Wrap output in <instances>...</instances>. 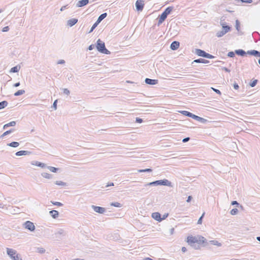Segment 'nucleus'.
I'll return each instance as SVG.
<instances>
[{"label": "nucleus", "mask_w": 260, "mask_h": 260, "mask_svg": "<svg viewBox=\"0 0 260 260\" xmlns=\"http://www.w3.org/2000/svg\"><path fill=\"white\" fill-rule=\"evenodd\" d=\"M65 61L63 59L59 60L57 62V64H64Z\"/></svg>", "instance_id": "nucleus-60"}, {"label": "nucleus", "mask_w": 260, "mask_h": 260, "mask_svg": "<svg viewBox=\"0 0 260 260\" xmlns=\"http://www.w3.org/2000/svg\"><path fill=\"white\" fill-rule=\"evenodd\" d=\"M7 145L12 147L15 148L19 146V143L17 142H12L11 143H8Z\"/></svg>", "instance_id": "nucleus-28"}, {"label": "nucleus", "mask_w": 260, "mask_h": 260, "mask_svg": "<svg viewBox=\"0 0 260 260\" xmlns=\"http://www.w3.org/2000/svg\"><path fill=\"white\" fill-rule=\"evenodd\" d=\"M91 208L95 212L100 214H103L106 211V209L104 207L92 205Z\"/></svg>", "instance_id": "nucleus-7"}, {"label": "nucleus", "mask_w": 260, "mask_h": 260, "mask_svg": "<svg viewBox=\"0 0 260 260\" xmlns=\"http://www.w3.org/2000/svg\"><path fill=\"white\" fill-rule=\"evenodd\" d=\"M194 53L199 56L204 57L206 52L200 49H196Z\"/></svg>", "instance_id": "nucleus-18"}, {"label": "nucleus", "mask_w": 260, "mask_h": 260, "mask_svg": "<svg viewBox=\"0 0 260 260\" xmlns=\"http://www.w3.org/2000/svg\"><path fill=\"white\" fill-rule=\"evenodd\" d=\"M20 85V82H18L14 84L13 86L14 87H17L19 86Z\"/></svg>", "instance_id": "nucleus-63"}, {"label": "nucleus", "mask_w": 260, "mask_h": 260, "mask_svg": "<svg viewBox=\"0 0 260 260\" xmlns=\"http://www.w3.org/2000/svg\"><path fill=\"white\" fill-rule=\"evenodd\" d=\"M32 165L41 167L42 168H44L46 167V165L45 164L38 161H35L34 163H32Z\"/></svg>", "instance_id": "nucleus-22"}, {"label": "nucleus", "mask_w": 260, "mask_h": 260, "mask_svg": "<svg viewBox=\"0 0 260 260\" xmlns=\"http://www.w3.org/2000/svg\"><path fill=\"white\" fill-rule=\"evenodd\" d=\"M143 119L141 118L137 117L136 118V122L137 123H141L143 122Z\"/></svg>", "instance_id": "nucleus-52"}, {"label": "nucleus", "mask_w": 260, "mask_h": 260, "mask_svg": "<svg viewBox=\"0 0 260 260\" xmlns=\"http://www.w3.org/2000/svg\"><path fill=\"white\" fill-rule=\"evenodd\" d=\"M197 115H194V114H192V113H191V114H190V117H191V118H192V119H193L196 120V117H197Z\"/></svg>", "instance_id": "nucleus-62"}, {"label": "nucleus", "mask_w": 260, "mask_h": 260, "mask_svg": "<svg viewBox=\"0 0 260 260\" xmlns=\"http://www.w3.org/2000/svg\"><path fill=\"white\" fill-rule=\"evenodd\" d=\"M94 45L93 44H91L89 46V47L88 48V50H92L94 49Z\"/></svg>", "instance_id": "nucleus-57"}, {"label": "nucleus", "mask_w": 260, "mask_h": 260, "mask_svg": "<svg viewBox=\"0 0 260 260\" xmlns=\"http://www.w3.org/2000/svg\"><path fill=\"white\" fill-rule=\"evenodd\" d=\"M179 46L180 43L178 41H174L171 44L170 48L172 50H176L179 48Z\"/></svg>", "instance_id": "nucleus-11"}, {"label": "nucleus", "mask_w": 260, "mask_h": 260, "mask_svg": "<svg viewBox=\"0 0 260 260\" xmlns=\"http://www.w3.org/2000/svg\"><path fill=\"white\" fill-rule=\"evenodd\" d=\"M14 131H15V129L11 128L10 130L7 131L5 132V133H4L2 134V135L1 136V137L3 138V137H5V136L8 135Z\"/></svg>", "instance_id": "nucleus-32"}, {"label": "nucleus", "mask_w": 260, "mask_h": 260, "mask_svg": "<svg viewBox=\"0 0 260 260\" xmlns=\"http://www.w3.org/2000/svg\"><path fill=\"white\" fill-rule=\"evenodd\" d=\"M235 53L237 55L241 56H244L247 54V52H246L244 50L241 49L236 50Z\"/></svg>", "instance_id": "nucleus-20"}, {"label": "nucleus", "mask_w": 260, "mask_h": 260, "mask_svg": "<svg viewBox=\"0 0 260 260\" xmlns=\"http://www.w3.org/2000/svg\"><path fill=\"white\" fill-rule=\"evenodd\" d=\"M221 70L224 71L226 72L230 73L231 72L230 70L226 67H222Z\"/></svg>", "instance_id": "nucleus-55"}, {"label": "nucleus", "mask_w": 260, "mask_h": 260, "mask_svg": "<svg viewBox=\"0 0 260 260\" xmlns=\"http://www.w3.org/2000/svg\"><path fill=\"white\" fill-rule=\"evenodd\" d=\"M220 24L222 27V30L218 31L216 34V36L218 38H221L225 35L227 32L231 31L232 27L228 25L226 22L220 21Z\"/></svg>", "instance_id": "nucleus-2"}, {"label": "nucleus", "mask_w": 260, "mask_h": 260, "mask_svg": "<svg viewBox=\"0 0 260 260\" xmlns=\"http://www.w3.org/2000/svg\"><path fill=\"white\" fill-rule=\"evenodd\" d=\"M151 216L153 219H154L156 221H158L159 222L162 221L161 214L158 212L152 213Z\"/></svg>", "instance_id": "nucleus-10"}, {"label": "nucleus", "mask_w": 260, "mask_h": 260, "mask_svg": "<svg viewBox=\"0 0 260 260\" xmlns=\"http://www.w3.org/2000/svg\"><path fill=\"white\" fill-rule=\"evenodd\" d=\"M135 6L138 11H142L144 6V1L142 0H137L136 2Z\"/></svg>", "instance_id": "nucleus-6"}, {"label": "nucleus", "mask_w": 260, "mask_h": 260, "mask_svg": "<svg viewBox=\"0 0 260 260\" xmlns=\"http://www.w3.org/2000/svg\"><path fill=\"white\" fill-rule=\"evenodd\" d=\"M47 168L52 172H53V173H56L57 172V171L59 170L58 168H55V167H52V166H48L47 167Z\"/></svg>", "instance_id": "nucleus-34"}, {"label": "nucleus", "mask_w": 260, "mask_h": 260, "mask_svg": "<svg viewBox=\"0 0 260 260\" xmlns=\"http://www.w3.org/2000/svg\"><path fill=\"white\" fill-rule=\"evenodd\" d=\"M167 16H167L163 12L160 15H159L157 25L159 26V25H160L165 20Z\"/></svg>", "instance_id": "nucleus-9"}, {"label": "nucleus", "mask_w": 260, "mask_h": 260, "mask_svg": "<svg viewBox=\"0 0 260 260\" xmlns=\"http://www.w3.org/2000/svg\"><path fill=\"white\" fill-rule=\"evenodd\" d=\"M211 243L214 245H217L218 246H221V244L216 240H212L210 241Z\"/></svg>", "instance_id": "nucleus-40"}, {"label": "nucleus", "mask_w": 260, "mask_h": 260, "mask_svg": "<svg viewBox=\"0 0 260 260\" xmlns=\"http://www.w3.org/2000/svg\"><path fill=\"white\" fill-rule=\"evenodd\" d=\"M68 5H66V6H62V7L60 8V11H63V10H64L66 9H67V8H68Z\"/></svg>", "instance_id": "nucleus-59"}, {"label": "nucleus", "mask_w": 260, "mask_h": 260, "mask_svg": "<svg viewBox=\"0 0 260 260\" xmlns=\"http://www.w3.org/2000/svg\"><path fill=\"white\" fill-rule=\"evenodd\" d=\"M209 61L208 60H206L205 59H203L202 58H200L194 60L192 62V64H193L194 63H209Z\"/></svg>", "instance_id": "nucleus-16"}, {"label": "nucleus", "mask_w": 260, "mask_h": 260, "mask_svg": "<svg viewBox=\"0 0 260 260\" xmlns=\"http://www.w3.org/2000/svg\"><path fill=\"white\" fill-rule=\"evenodd\" d=\"M204 58H208V59H212V58H215V56L209 54V53H208L206 52Z\"/></svg>", "instance_id": "nucleus-41"}, {"label": "nucleus", "mask_w": 260, "mask_h": 260, "mask_svg": "<svg viewBox=\"0 0 260 260\" xmlns=\"http://www.w3.org/2000/svg\"><path fill=\"white\" fill-rule=\"evenodd\" d=\"M258 82V80L257 79H253L252 80L250 83L249 85L251 87H253L256 86Z\"/></svg>", "instance_id": "nucleus-33"}, {"label": "nucleus", "mask_w": 260, "mask_h": 260, "mask_svg": "<svg viewBox=\"0 0 260 260\" xmlns=\"http://www.w3.org/2000/svg\"><path fill=\"white\" fill-rule=\"evenodd\" d=\"M8 103L6 101H3L0 102V110L5 108L7 106Z\"/></svg>", "instance_id": "nucleus-27"}, {"label": "nucleus", "mask_w": 260, "mask_h": 260, "mask_svg": "<svg viewBox=\"0 0 260 260\" xmlns=\"http://www.w3.org/2000/svg\"><path fill=\"white\" fill-rule=\"evenodd\" d=\"M7 253L11 259L17 253L16 250L9 248H7Z\"/></svg>", "instance_id": "nucleus-8"}, {"label": "nucleus", "mask_w": 260, "mask_h": 260, "mask_svg": "<svg viewBox=\"0 0 260 260\" xmlns=\"http://www.w3.org/2000/svg\"><path fill=\"white\" fill-rule=\"evenodd\" d=\"M152 171V170L151 169H140L138 170V172L139 173H145V172H151Z\"/></svg>", "instance_id": "nucleus-35"}, {"label": "nucleus", "mask_w": 260, "mask_h": 260, "mask_svg": "<svg viewBox=\"0 0 260 260\" xmlns=\"http://www.w3.org/2000/svg\"><path fill=\"white\" fill-rule=\"evenodd\" d=\"M157 180H156V181H153V182H149V183H146L144 185V186L145 187L147 186H158V183H157Z\"/></svg>", "instance_id": "nucleus-31"}, {"label": "nucleus", "mask_w": 260, "mask_h": 260, "mask_svg": "<svg viewBox=\"0 0 260 260\" xmlns=\"http://www.w3.org/2000/svg\"><path fill=\"white\" fill-rule=\"evenodd\" d=\"M20 69V67L19 66H15L11 69L10 72L17 73L19 72Z\"/></svg>", "instance_id": "nucleus-25"}, {"label": "nucleus", "mask_w": 260, "mask_h": 260, "mask_svg": "<svg viewBox=\"0 0 260 260\" xmlns=\"http://www.w3.org/2000/svg\"><path fill=\"white\" fill-rule=\"evenodd\" d=\"M55 184L57 185L63 186L67 185V183L61 181H56L55 182Z\"/></svg>", "instance_id": "nucleus-37"}, {"label": "nucleus", "mask_w": 260, "mask_h": 260, "mask_svg": "<svg viewBox=\"0 0 260 260\" xmlns=\"http://www.w3.org/2000/svg\"><path fill=\"white\" fill-rule=\"evenodd\" d=\"M240 21L238 20H236V25H235L236 28L239 32V35H242L243 34V33L242 31H240Z\"/></svg>", "instance_id": "nucleus-23"}, {"label": "nucleus", "mask_w": 260, "mask_h": 260, "mask_svg": "<svg viewBox=\"0 0 260 260\" xmlns=\"http://www.w3.org/2000/svg\"><path fill=\"white\" fill-rule=\"evenodd\" d=\"M187 242L194 249H199L200 245L207 243V240L202 236H189L187 238Z\"/></svg>", "instance_id": "nucleus-1"}, {"label": "nucleus", "mask_w": 260, "mask_h": 260, "mask_svg": "<svg viewBox=\"0 0 260 260\" xmlns=\"http://www.w3.org/2000/svg\"><path fill=\"white\" fill-rule=\"evenodd\" d=\"M189 140H190V138L189 137H186V138H184L182 140V142L183 143H186V142H188Z\"/></svg>", "instance_id": "nucleus-58"}, {"label": "nucleus", "mask_w": 260, "mask_h": 260, "mask_svg": "<svg viewBox=\"0 0 260 260\" xmlns=\"http://www.w3.org/2000/svg\"><path fill=\"white\" fill-rule=\"evenodd\" d=\"M107 16V13H104L101 14L98 17L96 21L98 23H100L104 19H105Z\"/></svg>", "instance_id": "nucleus-21"}, {"label": "nucleus", "mask_w": 260, "mask_h": 260, "mask_svg": "<svg viewBox=\"0 0 260 260\" xmlns=\"http://www.w3.org/2000/svg\"><path fill=\"white\" fill-rule=\"evenodd\" d=\"M169 215L168 213H165L163 215L162 217H161L162 220L165 219Z\"/></svg>", "instance_id": "nucleus-61"}, {"label": "nucleus", "mask_w": 260, "mask_h": 260, "mask_svg": "<svg viewBox=\"0 0 260 260\" xmlns=\"http://www.w3.org/2000/svg\"><path fill=\"white\" fill-rule=\"evenodd\" d=\"M49 214L53 218L56 219L59 216V212L56 210H52L49 211Z\"/></svg>", "instance_id": "nucleus-19"}, {"label": "nucleus", "mask_w": 260, "mask_h": 260, "mask_svg": "<svg viewBox=\"0 0 260 260\" xmlns=\"http://www.w3.org/2000/svg\"><path fill=\"white\" fill-rule=\"evenodd\" d=\"M233 87H234V88L236 90L238 89L239 88L238 84L236 82L234 83V84L233 85Z\"/></svg>", "instance_id": "nucleus-56"}, {"label": "nucleus", "mask_w": 260, "mask_h": 260, "mask_svg": "<svg viewBox=\"0 0 260 260\" xmlns=\"http://www.w3.org/2000/svg\"><path fill=\"white\" fill-rule=\"evenodd\" d=\"M37 252L40 253H44L45 252V249L42 247H38L37 248Z\"/></svg>", "instance_id": "nucleus-46"}, {"label": "nucleus", "mask_w": 260, "mask_h": 260, "mask_svg": "<svg viewBox=\"0 0 260 260\" xmlns=\"http://www.w3.org/2000/svg\"><path fill=\"white\" fill-rule=\"evenodd\" d=\"M16 121H11L10 122L7 123L9 127V126H14L16 125Z\"/></svg>", "instance_id": "nucleus-49"}, {"label": "nucleus", "mask_w": 260, "mask_h": 260, "mask_svg": "<svg viewBox=\"0 0 260 260\" xmlns=\"http://www.w3.org/2000/svg\"><path fill=\"white\" fill-rule=\"evenodd\" d=\"M51 204H52L53 205L57 206L59 207H61L63 206V204L58 202H55V201H51Z\"/></svg>", "instance_id": "nucleus-43"}, {"label": "nucleus", "mask_w": 260, "mask_h": 260, "mask_svg": "<svg viewBox=\"0 0 260 260\" xmlns=\"http://www.w3.org/2000/svg\"><path fill=\"white\" fill-rule=\"evenodd\" d=\"M63 93H64L65 94H67L68 95H69L70 93V90L67 88H63Z\"/></svg>", "instance_id": "nucleus-50"}, {"label": "nucleus", "mask_w": 260, "mask_h": 260, "mask_svg": "<svg viewBox=\"0 0 260 260\" xmlns=\"http://www.w3.org/2000/svg\"><path fill=\"white\" fill-rule=\"evenodd\" d=\"M192 199V196H189L187 198V199L186 200V202L189 203L191 201V199Z\"/></svg>", "instance_id": "nucleus-64"}, {"label": "nucleus", "mask_w": 260, "mask_h": 260, "mask_svg": "<svg viewBox=\"0 0 260 260\" xmlns=\"http://www.w3.org/2000/svg\"><path fill=\"white\" fill-rule=\"evenodd\" d=\"M25 92V90L23 89L19 90L16 92L14 93V95L15 96H18L24 94Z\"/></svg>", "instance_id": "nucleus-29"}, {"label": "nucleus", "mask_w": 260, "mask_h": 260, "mask_svg": "<svg viewBox=\"0 0 260 260\" xmlns=\"http://www.w3.org/2000/svg\"><path fill=\"white\" fill-rule=\"evenodd\" d=\"M111 206H114L115 207L120 208L122 206V204L118 202H112L111 203Z\"/></svg>", "instance_id": "nucleus-36"}, {"label": "nucleus", "mask_w": 260, "mask_h": 260, "mask_svg": "<svg viewBox=\"0 0 260 260\" xmlns=\"http://www.w3.org/2000/svg\"><path fill=\"white\" fill-rule=\"evenodd\" d=\"M99 23H98L97 21H96L93 24V25L92 26V27H91L89 31V33H90L95 28V27L98 26V25L99 24Z\"/></svg>", "instance_id": "nucleus-42"}, {"label": "nucleus", "mask_w": 260, "mask_h": 260, "mask_svg": "<svg viewBox=\"0 0 260 260\" xmlns=\"http://www.w3.org/2000/svg\"><path fill=\"white\" fill-rule=\"evenodd\" d=\"M9 30V27L8 26H5L4 27H3V28L2 29V31L3 32H7Z\"/></svg>", "instance_id": "nucleus-53"}, {"label": "nucleus", "mask_w": 260, "mask_h": 260, "mask_svg": "<svg viewBox=\"0 0 260 260\" xmlns=\"http://www.w3.org/2000/svg\"><path fill=\"white\" fill-rule=\"evenodd\" d=\"M89 3V0H80L76 4L77 7H82Z\"/></svg>", "instance_id": "nucleus-13"}, {"label": "nucleus", "mask_w": 260, "mask_h": 260, "mask_svg": "<svg viewBox=\"0 0 260 260\" xmlns=\"http://www.w3.org/2000/svg\"><path fill=\"white\" fill-rule=\"evenodd\" d=\"M41 175L42 177L46 179H51L52 178V175L49 174L48 173H42L41 174Z\"/></svg>", "instance_id": "nucleus-26"}, {"label": "nucleus", "mask_w": 260, "mask_h": 260, "mask_svg": "<svg viewBox=\"0 0 260 260\" xmlns=\"http://www.w3.org/2000/svg\"><path fill=\"white\" fill-rule=\"evenodd\" d=\"M95 47L98 51L100 53L105 54H110L111 53L110 51L106 48L105 43L100 39L98 40Z\"/></svg>", "instance_id": "nucleus-3"}, {"label": "nucleus", "mask_w": 260, "mask_h": 260, "mask_svg": "<svg viewBox=\"0 0 260 260\" xmlns=\"http://www.w3.org/2000/svg\"><path fill=\"white\" fill-rule=\"evenodd\" d=\"M235 52H233V51H230L228 53V55L227 56L229 57H231V58H233L234 57H235Z\"/></svg>", "instance_id": "nucleus-45"}, {"label": "nucleus", "mask_w": 260, "mask_h": 260, "mask_svg": "<svg viewBox=\"0 0 260 260\" xmlns=\"http://www.w3.org/2000/svg\"><path fill=\"white\" fill-rule=\"evenodd\" d=\"M238 212V210L237 208H234L231 210L230 213L232 215H234L237 214Z\"/></svg>", "instance_id": "nucleus-44"}, {"label": "nucleus", "mask_w": 260, "mask_h": 260, "mask_svg": "<svg viewBox=\"0 0 260 260\" xmlns=\"http://www.w3.org/2000/svg\"><path fill=\"white\" fill-rule=\"evenodd\" d=\"M211 89H212L213 91H214L217 94H218L219 95L221 94V92H220V91L219 90H218L217 89H216L215 88H213V87H211Z\"/></svg>", "instance_id": "nucleus-47"}, {"label": "nucleus", "mask_w": 260, "mask_h": 260, "mask_svg": "<svg viewBox=\"0 0 260 260\" xmlns=\"http://www.w3.org/2000/svg\"><path fill=\"white\" fill-rule=\"evenodd\" d=\"M196 120L197 121H200L201 123H205L206 122H207V120L206 119H204V118L201 117L200 116H197Z\"/></svg>", "instance_id": "nucleus-30"}, {"label": "nucleus", "mask_w": 260, "mask_h": 260, "mask_svg": "<svg viewBox=\"0 0 260 260\" xmlns=\"http://www.w3.org/2000/svg\"><path fill=\"white\" fill-rule=\"evenodd\" d=\"M64 233V231L62 229H59L56 234L62 235Z\"/></svg>", "instance_id": "nucleus-54"}, {"label": "nucleus", "mask_w": 260, "mask_h": 260, "mask_svg": "<svg viewBox=\"0 0 260 260\" xmlns=\"http://www.w3.org/2000/svg\"><path fill=\"white\" fill-rule=\"evenodd\" d=\"M157 182L158 185H164L169 187H173L172 182L168 180V179H164L162 180H157Z\"/></svg>", "instance_id": "nucleus-4"}, {"label": "nucleus", "mask_w": 260, "mask_h": 260, "mask_svg": "<svg viewBox=\"0 0 260 260\" xmlns=\"http://www.w3.org/2000/svg\"><path fill=\"white\" fill-rule=\"evenodd\" d=\"M31 153L30 151L27 150H20L16 152L15 155L16 156H22L29 155Z\"/></svg>", "instance_id": "nucleus-15"}, {"label": "nucleus", "mask_w": 260, "mask_h": 260, "mask_svg": "<svg viewBox=\"0 0 260 260\" xmlns=\"http://www.w3.org/2000/svg\"><path fill=\"white\" fill-rule=\"evenodd\" d=\"M173 9V7H168L165 10V11L163 12V13H164L167 16H168V15H169L171 13V12L172 11Z\"/></svg>", "instance_id": "nucleus-24"}, {"label": "nucleus", "mask_w": 260, "mask_h": 260, "mask_svg": "<svg viewBox=\"0 0 260 260\" xmlns=\"http://www.w3.org/2000/svg\"><path fill=\"white\" fill-rule=\"evenodd\" d=\"M179 112L180 113H181L182 114H183V115L189 117H190V115L191 114V112L187 111H179Z\"/></svg>", "instance_id": "nucleus-38"}, {"label": "nucleus", "mask_w": 260, "mask_h": 260, "mask_svg": "<svg viewBox=\"0 0 260 260\" xmlns=\"http://www.w3.org/2000/svg\"><path fill=\"white\" fill-rule=\"evenodd\" d=\"M57 100H56L54 101L53 104V105H52V107L55 109L56 110L57 109Z\"/></svg>", "instance_id": "nucleus-51"}, {"label": "nucleus", "mask_w": 260, "mask_h": 260, "mask_svg": "<svg viewBox=\"0 0 260 260\" xmlns=\"http://www.w3.org/2000/svg\"><path fill=\"white\" fill-rule=\"evenodd\" d=\"M259 51L255 50H248L247 52V54L253 55L256 57H259Z\"/></svg>", "instance_id": "nucleus-17"}, {"label": "nucleus", "mask_w": 260, "mask_h": 260, "mask_svg": "<svg viewBox=\"0 0 260 260\" xmlns=\"http://www.w3.org/2000/svg\"><path fill=\"white\" fill-rule=\"evenodd\" d=\"M12 260H22L21 255L19 253H17L14 257H13Z\"/></svg>", "instance_id": "nucleus-39"}, {"label": "nucleus", "mask_w": 260, "mask_h": 260, "mask_svg": "<svg viewBox=\"0 0 260 260\" xmlns=\"http://www.w3.org/2000/svg\"><path fill=\"white\" fill-rule=\"evenodd\" d=\"M78 19L76 18H72L67 21V25L72 27L78 22Z\"/></svg>", "instance_id": "nucleus-14"}, {"label": "nucleus", "mask_w": 260, "mask_h": 260, "mask_svg": "<svg viewBox=\"0 0 260 260\" xmlns=\"http://www.w3.org/2000/svg\"><path fill=\"white\" fill-rule=\"evenodd\" d=\"M145 82L149 85H155L158 83V80L147 78L145 80Z\"/></svg>", "instance_id": "nucleus-12"}, {"label": "nucleus", "mask_w": 260, "mask_h": 260, "mask_svg": "<svg viewBox=\"0 0 260 260\" xmlns=\"http://www.w3.org/2000/svg\"><path fill=\"white\" fill-rule=\"evenodd\" d=\"M23 225L26 229H27L31 232H32L35 230V226L34 223L30 221L25 222Z\"/></svg>", "instance_id": "nucleus-5"}, {"label": "nucleus", "mask_w": 260, "mask_h": 260, "mask_svg": "<svg viewBox=\"0 0 260 260\" xmlns=\"http://www.w3.org/2000/svg\"><path fill=\"white\" fill-rule=\"evenodd\" d=\"M205 215V213H203L202 216L199 218L198 221V224H201L202 222V219Z\"/></svg>", "instance_id": "nucleus-48"}]
</instances>
